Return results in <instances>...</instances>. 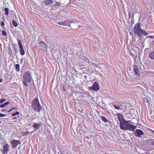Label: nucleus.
Instances as JSON below:
<instances>
[{"instance_id": "7c9ffc66", "label": "nucleus", "mask_w": 154, "mask_h": 154, "mask_svg": "<svg viewBox=\"0 0 154 154\" xmlns=\"http://www.w3.org/2000/svg\"><path fill=\"white\" fill-rule=\"evenodd\" d=\"M6 100L5 99H1L0 100V103H2Z\"/></svg>"}, {"instance_id": "de8ad7c7", "label": "nucleus", "mask_w": 154, "mask_h": 154, "mask_svg": "<svg viewBox=\"0 0 154 154\" xmlns=\"http://www.w3.org/2000/svg\"><path fill=\"white\" fill-rule=\"evenodd\" d=\"M76 22L78 23V22ZM78 22H79V21H78Z\"/></svg>"}, {"instance_id": "20e7f679", "label": "nucleus", "mask_w": 154, "mask_h": 154, "mask_svg": "<svg viewBox=\"0 0 154 154\" xmlns=\"http://www.w3.org/2000/svg\"><path fill=\"white\" fill-rule=\"evenodd\" d=\"M23 84L26 87L28 86L27 83H29L31 82L32 78L31 74L29 71H26L24 73L23 76Z\"/></svg>"}, {"instance_id": "f704fd0d", "label": "nucleus", "mask_w": 154, "mask_h": 154, "mask_svg": "<svg viewBox=\"0 0 154 154\" xmlns=\"http://www.w3.org/2000/svg\"><path fill=\"white\" fill-rule=\"evenodd\" d=\"M12 108H12L13 110H17V107H13Z\"/></svg>"}, {"instance_id": "79ce46f5", "label": "nucleus", "mask_w": 154, "mask_h": 154, "mask_svg": "<svg viewBox=\"0 0 154 154\" xmlns=\"http://www.w3.org/2000/svg\"><path fill=\"white\" fill-rule=\"evenodd\" d=\"M2 79H0V82H1L2 81Z\"/></svg>"}, {"instance_id": "c756f323", "label": "nucleus", "mask_w": 154, "mask_h": 154, "mask_svg": "<svg viewBox=\"0 0 154 154\" xmlns=\"http://www.w3.org/2000/svg\"><path fill=\"white\" fill-rule=\"evenodd\" d=\"M87 28L88 29L90 30H93L94 29V27L92 26H88Z\"/></svg>"}, {"instance_id": "4468645a", "label": "nucleus", "mask_w": 154, "mask_h": 154, "mask_svg": "<svg viewBox=\"0 0 154 154\" xmlns=\"http://www.w3.org/2000/svg\"><path fill=\"white\" fill-rule=\"evenodd\" d=\"M117 118L119 121L122 122L124 121H125L123 115L120 113H119L117 114Z\"/></svg>"}, {"instance_id": "cd10ccee", "label": "nucleus", "mask_w": 154, "mask_h": 154, "mask_svg": "<svg viewBox=\"0 0 154 154\" xmlns=\"http://www.w3.org/2000/svg\"><path fill=\"white\" fill-rule=\"evenodd\" d=\"M143 100L144 102L145 103H148V99L146 97L144 98H143Z\"/></svg>"}, {"instance_id": "72a5a7b5", "label": "nucleus", "mask_w": 154, "mask_h": 154, "mask_svg": "<svg viewBox=\"0 0 154 154\" xmlns=\"http://www.w3.org/2000/svg\"><path fill=\"white\" fill-rule=\"evenodd\" d=\"M5 25V23H4V22L3 21H2L1 22V26H4Z\"/></svg>"}, {"instance_id": "4c0bfd02", "label": "nucleus", "mask_w": 154, "mask_h": 154, "mask_svg": "<svg viewBox=\"0 0 154 154\" xmlns=\"http://www.w3.org/2000/svg\"><path fill=\"white\" fill-rule=\"evenodd\" d=\"M13 110L12 109H10L8 111H7V112L9 113L10 112H11V111H12Z\"/></svg>"}, {"instance_id": "c03bdc74", "label": "nucleus", "mask_w": 154, "mask_h": 154, "mask_svg": "<svg viewBox=\"0 0 154 154\" xmlns=\"http://www.w3.org/2000/svg\"><path fill=\"white\" fill-rule=\"evenodd\" d=\"M6 111V110H5V109H3V111Z\"/></svg>"}, {"instance_id": "412c9836", "label": "nucleus", "mask_w": 154, "mask_h": 154, "mask_svg": "<svg viewBox=\"0 0 154 154\" xmlns=\"http://www.w3.org/2000/svg\"><path fill=\"white\" fill-rule=\"evenodd\" d=\"M17 42L19 48L23 47L21 40L20 39H18L17 40Z\"/></svg>"}, {"instance_id": "f8f14e48", "label": "nucleus", "mask_w": 154, "mask_h": 154, "mask_svg": "<svg viewBox=\"0 0 154 154\" xmlns=\"http://www.w3.org/2000/svg\"><path fill=\"white\" fill-rule=\"evenodd\" d=\"M72 22V21L69 20H66L63 22H60L58 23L60 25L70 26Z\"/></svg>"}, {"instance_id": "a19ab883", "label": "nucleus", "mask_w": 154, "mask_h": 154, "mask_svg": "<svg viewBox=\"0 0 154 154\" xmlns=\"http://www.w3.org/2000/svg\"><path fill=\"white\" fill-rule=\"evenodd\" d=\"M83 26H82L79 25L78 28H81L83 27Z\"/></svg>"}, {"instance_id": "473e14b6", "label": "nucleus", "mask_w": 154, "mask_h": 154, "mask_svg": "<svg viewBox=\"0 0 154 154\" xmlns=\"http://www.w3.org/2000/svg\"><path fill=\"white\" fill-rule=\"evenodd\" d=\"M6 116V115L3 114L1 113H0V117H4Z\"/></svg>"}, {"instance_id": "f257e3e1", "label": "nucleus", "mask_w": 154, "mask_h": 154, "mask_svg": "<svg viewBox=\"0 0 154 154\" xmlns=\"http://www.w3.org/2000/svg\"><path fill=\"white\" fill-rule=\"evenodd\" d=\"M129 121H124L120 122V127L121 129L124 130H129L133 131L137 127V126L134 125L130 124Z\"/></svg>"}, {"instance_id": "6e6552de", "label": "nucleus", "mask_w": 154, "mask_h": 154, "mask_svg": "<svg viewBox=\"0 0 154 154\" xmlns=\"http://www.w3.org/2000/svg\"><path fill=\"white\" fill-rule=\"evenodd\" d=\"M10 146L7 143L3 146V149L1 150V152L3 154H7L9 151Z\"/></svg>"}, {"instance_id": "c85d7f7f", "label": "nucleus", "mask_w": 154, "mask_h": 154, "mask_svg": "<svg viewBox=\"0 0 154 154\" xmlns=\"http://www.w3.org/2000/svg\"><path fill=\"white\" fill-rule=\"evenodd\" d=\"M150 137V135L149 134H144V138H149Z\"/></svg>"}, {"instance_id": "9b49d317", "label": "nucleus", "mask_w": 154, "mask_h": 154, "mask_svg": "<svg viewBox=\"0 0 154 154\" xmlns=\"http://www.w3.org/2000/svg\"><path fill=\"white\" fill-rule=\"evenodd\" d=\"M42 122H39L38 123H34L33 125V128L34 129L33 131L31 132L32 133L34 132L37 131L40 126L42 125Z\"/></svg>"}, {"instance_id": "a878e982", "label": "nucleus", "mask_w": 154, "mask_h": 154, "mask_svg": "<svg viewBox=\"0 0 154 154\" xmlns=\"http://www.w3.org/2000/svg\"><path fill=\"white\" fill-rule=\"evenodd\" d=\"M2 34L4 36H6L7 35V32L5 30H3L2 31Z\"/></svg>"}, {"instance_id": "4be33fe9", "label": "nucleus", "mask_w": 154, "mask_h": 154, "mask_svg": "<svg viewBox=\"0 0 154 154\" xmlns=\"http://www.w3.org/2000/svg\"><path fill=\"white\" fill-rule=\"evenodd\" d=\"M60 3L57 2H56V3L53 6V8H55L56 7L60 6Z\"/></svg>"}, {"instance_id": "b1692460", "label": "nucleus", "mask_w": 154, "mask_h": 154, "mask_svg": "<svg viewBox=\"0 0 154 154\" xmlns=\"http://www.w3.org/2000/svg\"><path fill=\"white\" fill-rule=\"evenodd\" d=\"M12 23L14 26L16 27L17 26L18 24L14 20H13L12 21Z\"/></svg>"}, {"instance_id": "2eb2a0df", "label": "nucleus", "mask_w": 154, "mask_h": 154, "mask_svg": "<svg viewBox=\"0 0 154 154\" xmlns=\"http://www.w3.org/2000/svg\"><path fill=\"white\" fill-rule=\"evenodd\" d=\"M136 13V12L134 11H132V12H129V14L128 15L129 18V19H131V21L133 20L134 18V16L135 13Z\"/></svg>"}, {"instance_id": "49530a36", "label": "nucleus", "mask_w": 154, "mask_h": 154, "mask_svg": "<svg viewBox=\"0 0 154 154\" xmlns=\"http://www.w3.org/2000/svg\"><path fill=\"white\" fill-rule=\"evenodd\" d=\"M130 33H131V32H130Z\"/></svg>"}, {"instance_id": "5701e85b", "label": "nucleus", "mask_w": 154, "mask_h": 154, "mask_svg": "<svg viewBox=\"0 0 154 154\" xmlns=\"http://www.w3.org/2000/svg\"><path fill=\"white\" fill-rule=\"evenodd\" d=\"M113 107H114V108L116 109H121V107L120 105H116L114 104L113 105Z\"/></svg>"}, {"instance_id": "37998d69", "label": "nucleus", "mask_w": 154, "mask_h": 154, "mask_svg": "<svg viewBox=\"0 0 154 154\" xmlns=\"http://www.w3.org/2000/svg\"><path fill=\"white\" fill-rule=\"evenodd\" d=\"M151 117L154 119V115L151 116Z\"/></svg>"}, {"instance_id": "393cba45", "label": "nucleus", "mask_w": 154, "mask_h": 154, "mask_svg": "<svg viewBox=\"0 0 154 154\" xmlns=\"http://www.w3.org/2000/svg\"><path fill=\"white\" fill-rule=\"evenodd\" d=\"M15 68L16 69V70L17 72H19L20 70V65L19 64H17L15 65Z\"/></svg>"}, {"instance_id": "aec40b11", "label": "nucleus", "mask_w": 154, "mask_h": 154, "mask_svg": "<svg viewBox=\"0 0 154 154\" xmlns=\"http://www.w3.org/2000/svg\"><path fill=\"white\" fill-rule=\"evenodd\" d=\"M4 10L5 11V14L7 16L9 14V9L6 8L4 9Z\"/></svg>"}, {"instance_id": "dca6fc26", "label": "nucleus", "mask_w": 154, "mask_h": 154, "mask_svg": "<svg viewBox=\"0 0 154 154\" xmlns=\"http://www.w3.org/2000/svg\"><path fill=\"white\" fill-rule=\"evenodd\" d=\"M53 2L52 0H46L44 1V3L46 5H48L52 4Z\"/></svg>"}, {"instance_id": "c9c22d12", "label": "nucleus", "mask_w": 154, "mask_h": 154, "mask_svg": "<svg viewBox=\"0 0 154 154\" xmlns=\"http://www.w3.org/2000/svg\"><path fill=\"white\" fill-rule=\"evenodd\" d=\"M4 103H5V105L6 106V105H8L9 103V102L8 101H6V102H5Z\"/></svg>"}, {"instance_id": "2f4dec72", "label": "nucleus", "mask_w": 154, "mask_h": 154, "mask_svg": "<svg viewBox=\"0 0 154 154\" xmlns=\"http://www.w3.org/2000/svg\"><path fill=\"white\" fill-rule=\"evenodd\" d=\"M6 105H5V103H2L0 105V107L1 108H4V107Z\"/></svg>"}, {"instance_id": "58836bf2", "label": "nucleus", "mask_w": 154, "mask_h": 154, "mask_svg": "<svg viewBox=\"0 0 154 154\" xmlns=\"http://www.w3.org/2000/svg\"><path fill=\"white\" fill-rule=\"evenodd\" d=\"M16 115H19L20 114V112H16Z\"/></svg>"}, {"instance_id": "6ab92c4d", "label": "nucleus", "mask_w": 154, "mask_h": 154, "mask_svg": "<svg viewBox=\"0 0 154 154\" xmlns=\"http://www.w3.org/2000/svg\"><path fill=\"white\" fill-rule=\"evenodd\" d=\"M20 54L22 55H23L25 54V52L23 49V47H21L20 48Z\"/></svg>"}, {"instance_id": "1a4fd4ad", "label": "nucleus", "mask_w": 154, "mask_h": 154, "mask_svg": "<svg viewBox=\"0 0 154 154\" xmlns=\"http://www.w3.org/2000/svg\"><path fill=\"white\" fill-rule=\"evenodd\" d=\"M134 134L137 137H142L144 134V132L140 129H137L134 132Z\"/></svg>"}, {"instance_id": "bb28decb", "label": "nucleus", "mask_w": 154, "mask_h": 154, "mask_svg": "<svg viewBox=\"0 0 154 154\" xmlns=\"http://www.w3.org/2000/svg\"><path fill=\"white\" fill-rule=\"evenodd\" d=\"M149 38L151 39H154V36H148L146 37V38Z\"/></svg>"}, {"instance_id": "a18cd8bd", "label": "nucleus", "mask_w": 154, "mask_h": 154, "mask_svg": "<svg viewBox=\"0 0 154 154\" xmlns=\"http://www.w3.org/2000/svg\"><path fill=\"white\" fill-rule=\"evenodd\" d=\"M130 33H131V32H130Z\"/></svg>"}, {"instance_id": "9d476101", "label": "nucleus", "mask_w": 154, "mask_h": 154, "mask_svg": "<svg viewBox=\"0 0 154 154\" xmlns=\"http://www.w3.org/2000/svg\"><path fill=\"white\" fill-rule=\"evenodd\" d=\"M21 143V142L20 140H13L11 142V144L12 147L14 148H16L18 145Z\"/></svg>"}, {"instance_id": "e433bc0d", "label": "nucleus", "mask_w": 154, "mask_h": 154, "mask_svg": "<svg viewBox=\"0 0 154 154\" xmlns=\"http://www.w3.org/2000/svg\"><path fill=\"white\" fill-rule=\"evenodd\" d=\"M11 115L13 116H15L16 115V113L15 112V113H14L13 114H12Z\"/></svg>"}, {"instance_id": "7ed1b4c3", "label": "nucleus", "mask_w": 154, "mask_h": 154, "mask_svg": "<svg viewBox=\"0 0 154 154\" xmlns=\"http://www.w3.org/2000/svg\"><path fill=\"white\" fill-rule=\"evenodd\" d=\"M31 106L33 110L38 112H39L42 108L38 98H35L33 100Z\"/></svg>"}, {"instance_id": "f3484780", "label": "nucleus", "mask_w": 154, "mask_h": 154, "mask_svg": "<svg viewBox=\"0 0 154 154\" xmlns=\"http://www.w3.org/2000/svg\"><path fill=\"white\" fill-rule=\"evenodd\" d=\"M149 56L151 59H154V51H151L149 54Z\"/></svg>"}, {"instance_id": "423d86ee", "label": "nucleus", "mask_w": 154, "mask_h": 154, "mask_svg": "<svg viewBox=\"0 0 154 154\" xmlns=\"http://www.w3.org/2000/svg\"><path fill=\"white\" fill-rule=\"evenodd\" d=\"M39 47L40 49L43 51H46L47 50V47L43 42H40L39 43Z\"/></svg>"}, {"instance_id": "39448f33", "label": "nucleus", "mask_w": 154, "mask_h": 154, "mask_svg": "<svg viewBox=\"0 0 154 154\" xmlns=\"http://www.w3.org/2000/svg\"><path fill=\"white\" fill-rule=\"evenodd\" d=\"M146 130L147 131H150V133L151 134V136H152V135H153L154 136V131L153 130L151 129L150 128H147L146 129ZM147 142L148 143L153 146H154V138H149L147 140Z\"/></svg>"}, {"instance_id": "f03ea898", "label": "nucleus", "mask_w": 154, "mask_h": 154, "mask_svg": "<svg viewBox=\"0 0 154 154\" xmlns=\"http://www.w3.org/2000/svg\"><path fill=\"white\" fill-rule=\"evenodd\" d=\"M134 30L135 33L138 36L140 39H141L142 35L146 36L148 34V33L141 28V25L139 23H137L135 26Z\"/></svg>"}, {"instance_id": "ea45409f", "label": "nucleus", "mask_w": 154, "mask_h": 154, "mask_svg": "<svg viewBox=\"0 0 154 154\" xmlns=\"http://www.w3.org/2000/svg\"><path fill=\"white\" fill-rule=\"evenodd\" d=\"M17 119V117H14L13 118V120H15Z\"/></svg>"}, {"instance_id": "a211bd4d", "label": "nucleus", "mask_w": 154, "mask_h": 154, "mask_svg": "<svg viewBox=\"0 0 154 154\" xmlns=\"http://www.w3.org/2000/svg\"><path fill=\"white\" fill-rule=\"evenodd\" d=\"M101 118L103 122H109V123H110V122L108 120L106 119L105 117L103 116H101Z\"/></svg>"}, {"instance_id": "0eeeda50", "label": "nucleus", "mask_w": 154, "mask_h": 154, "mask_svg": "<svg viewBox=\"0 0 154 154\" xmlns=\"http://www.w3.org/2000/svg\"><path fill=\"white\" fill-rule=\"evenodd\" d=\"M89 88L94 91H98L100 89V87L98 83L97 82H95L93 84L92 86L89 87Z\"/></svg>"}, {"instance_id": "ddd939ff", "label": "nucleus", "mask_w": 154, "mask_h": 154, "mask_svg": "<svg viewBox=\"0 0 154 154\" xmlns=\"http://www.w3.org/2000/svg\"><path fill=\"white\" fill-rule=\"evenodd\" d=\"M134 72L136 76H139L140 73H139V70L137 69V67L136 65H134L133 66Z\"/></svg>"}]
</instances>
